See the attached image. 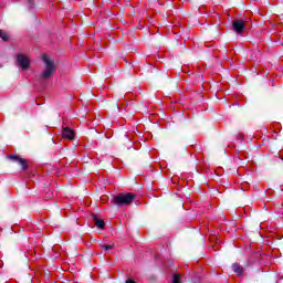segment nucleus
<instances>
[{
	"label": "nucleus",
	"instance_id": "obj_1",
	"mask_svg": "<svg viewBox=\"0 0 283 283\" xmlns=\"http://www.w3.org/2000/svg\"><path fill=\"white\" fill-rule=\"evenodd\" d=\"M42 60L44 63V70L42 71L41 76L44 81H48V78H52V74L56 72V64H54V61H51L48 55H43Z\"/></svg>",
	"mask_w": 283,
	"mask_h": 283
},
{
	"label": "nucleus",
	"instance_id": "obj_2",
	"mask_svg": "<svg viewBox=\"0 0 283 283\" xmlns=\"http://www.w3.org/2000/svg\"><path fill=\"white\" fill-rule=\"evenodd\" d=\"M136 198V195L129 192H122L114 197L113 202L119 207L132 205Z\"/></svg>",
	"mask_w": 283,
	"mask_h": 283
},
{
	"label": "nucleus",
	"instance_id": "obj_3",
	"mask_svg": "<svg viewBox=\"0 0 283 283\" xmlns=\"http://www.w3.org/2000/svg\"><path fill=\"white\" fill-rule=\"evenodd\" d=\"M232 28H233L234 32H237V34H242V32H244V30H247V20L234 19L232 21Z\"/></svg>",
	"mask_w": 283,
	"mask_h": 283
},
{
	"label": "nucleus",
	"instance_id": "obj_4",
	"mask_svg": "<svg viewBox=\"0 0 283 283\" xmlns=\"http://www.w3.org/2000/svg\"><path fill=\"white\" fill-rule=\"evenodd\" d=\"M17 63H19V65H20V67H22V70H28V67H30V57H28V55L18 54Z\"/></svg>",
	"mask_w": 283,
	"mask_h": 283
},
{
	"label": "nucleus",
	"instance_id": "obj_5",
	"mask_svg": "<svg viewBox=\"0 0 283 283\" xmlns=\"http://www.w3.org/2000/svg\"><path fill=\"white\" fill-rule=\"evenodd\" d=\"M9 158L11 160H13L14 163H18V165L21 166L22 171H25V169H28V160H25V159H23V158H21L19 156H12V155L9 156Z\"/></svg>",
	"mask_w": 283,
	"mask_h": 283
},
{
	"label": "nucleus",
	"instance_id": "obj_6",
	"mask_svg": "<svg viewBox=\"0 0 283 283\" xmlns=\"http://www.w3.org/2000/svg\"><path fill=\"white\" fill-rule=\"evenodd\" d=\"M74 130L70 127H64L62 130V138H66L67 140H74Z\"/></svg>",
	"mask_w": 283,
	"mask_h": 283
},
{
	"label": "nucleus",
	"instance_id": "obj_7",
	"mask_svg": "<svg viewBox=\"0 0 283 283\" xmlns=\"http://www.w3.org/2000/svg\"><path fill=\"white\" fill-rule=\"evenodd\" d=\"M93 220L97 229H105V221H103L102 219H98V217L96 216L93 217Z\"/></svg>",
	"mask_w": 283,
	"mask_h": 283
},
{
	"label": "nucleus",
	"instance_id": "obj_8",
	"mask_svg": "<svg viewBox=\"0 0 283 283\" xmlns=\"http://www.w3.org/2000/svg\"><path fill=\"white\" fill-rule=\"evenodd\" d=\"M232 269H233L234 273H237V275H242V268L240 266V264L234 263L232 265Z\"/></svg>",
	"mask_w": 283,
	"mask_h": 283
},
{
	"label": "nucleus",
	"instance_id": "obj_9",
	"mask_svg": "<svg viewBox=\"0 0 283 283\" xmlns=\"http://www.w3.org/2000/svg\"><path fill=\"white\" fill-rule=\"evenodd\" d=\"M0 38L2 39V41H10V35L6 31L0 32Z\"/></svg>",
	"mask_w": 283,
	"mask_h": 283
},
{
	"label": "nucleus",
	"instance_id": "obj_10",
	"mask_svg": "<svg viewBox=\"0 0 283 283\" xmlns=\"http://www.w3.org/2000/svg\"><path fill=\"white\" fill-rule=\"evenodd\" d=\"M101 249H104V251H112L114 244H101Z\"/></svg>",
	"mask_w": 283,
	"mask_h": 283
},
{
	"label": "nucleus",
	"instance_id": "obj_11",
	"mask_svg": "<svg viewBox=\"0 0 283 283\" xmlns=\"http://www.w3.org/2000/svg\"><path fill=\"white\" fill-rule=\"evenodd\" d=\"M126 283H135L134 280H127Z\"/></svg>",
	"mask_w": 283,
	"mask_h": 283
}]
</instances>
